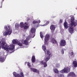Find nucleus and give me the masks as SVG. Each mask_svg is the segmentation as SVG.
<instances>
[{
  "instance_id": "nucleus-1",
  "label": "nucleus",
  "mask_w": 77,
  "mask_h": 77,
  "mask_svg": "<svg viewBox=\"0 0 77 77\" xmlns=\"http://www.w3.org/2000/svg\"><path fill=\"white\" fill-rule=\"evenodd\" d=\"M27 38H28V37L25 40H22L21 41L19 42L17 40L14 39L12 40V44L15 45L16 44H17L18 45L20 46L19 48H24V47L23 44H25L26 45H29V41H28L29 40H27Z\"/></svg>"
},
{
  "instance_id": "nucleus-17",
  "label": "nucleus",
  "mask_w": 77,
  "mask_h": 77,
  "mask_svg": "<svg viewBox=\"0 0 77 77\" xmlns=\"http://www.w3.org/2000/svg\"><path fill=\"white\" fill-rule=\"evenodd\" d=\"M42 49L43 50V51H44L45 54H46V47L45 46V45H43L42 46Z\"/></svg>"
},
{
  "instance_id": "nucleus-43",
  "label": "nucleus",
  "mask_w": 77,
  "mask_h": 77,
  "mask_svg": "<svg viewBox=\"0 0 77 77\" xmlns=\"http://www.w3.org/2000/svg\"><path fill=\"white\" fill-rule=\"evenodd\" d=\"M26 48H27L28 47V46H27V47H26Z\"/></svg>"
},
{
  "instance_id": "nucleus-3",
  "label": "nucleus",
  "mask_w": 77,
  "mask_h": 77,
  "mask_svg": "<svg viewBox=\"0 0 77 77\" xmlns=\"http://www.w3.org/2000/svg\"><path fill=\"white\" fill-rule=\"evenodd\" d=\"M36 31V29L35 28H32L31 29L30 32H31V34H30L26 38H27V40H28V44H29V43L31 42V41L29 42L30 39V38H34V36H35V31Z\"/></svg>"
},
{
  "instance_id": "nucleus-10",
  "label": "nucleus",
  "mask_w": 77,
  "mask_h": 77,
  "mask_svg": "<svg viewBox=\"0 0 77 77\" xmlns=\"http://www.w3.org/2000/svg\"><path fill=\"white\" fill-rule=\"evenodd\" d=\"M60 44L61 46H65V45H66V42H65V40H62L61 41Z\"/></svg>"
},
{
  "instance_id": "nucleus-33",
  "label": "nucleus",
  "mask_w": 77,
  "mask_h": 77,
  "mask_svg": "<svg viewBox=\"0 0 77 77\" xmlns=\"http://www.w3.org/2000/svg\"><path fill=\"white\" fill-rule=\"evenodd\" d=\"M33 24H36V23H38V21L36 20H34L32 22Z\"/></svg>"
},
{
  "instance_id": "nucleus-42",
  "label": "nucleus",
  "mask_w": 77,
  "mask_h": 77,
  "mask_svg": "<svg viewBox=\"0 0 77 77\" xmlns=\"http://www.w3.org/2000/svg\"><path fill=\"white\" fill-rule=\"evenodd\" d=\"M46 22V20H44V22Z\"/></svg>"
},
{
  "instance_id": "nucleus-14",
  "label": "nucleus",
  "mask_w": 77,
  "mask_h": 77,
  "mask_svg": "<svg viewBox=\"0 0 77 77\" xmlns=\"http://www.w3.org/2000/svg\"><path fill=\"white\" fill-rule=\"evenodd\" d=\"M30 69L31 70V71H33V72H36V73H38V74H39V70L37 69H36L31 68Z\"/></svg>"
},
{
  "instance_id": "nucleus-21",
  "label": "nucleus",
  "mask_w": 77,
  "mask_h": 77,
  "mask_svg": "<svg viewBox=\"0 0 77 77\" xmlns=\"http://www.w3.org/2000/svg\"><path fill=\"white\" fill-rule=\"evenodd\" d=\"M32 62V63H34L36 60L35 59V56H33L32 58L31 59Z\"/></svg>"
},
{
  "instance_id": "nucleus-23",
  "label": "nucleus",
  "mask_w": 77,
  "mask_h": 77,
  "mask_svg": "<svg viewBox=\"0 0 77 77\" xmlns=\"http://www.w3.org/2000/svg\"><path fill=\"white\" fill-rule=\"evenodd\" d=\"M46 54L47 56H49L51 54V53L49 50H47V51H46V54Z\"/></svg>"
},
{
  "instance_id": "nucleus-15",
  "label": "nucleus",
  "mask_w": 77,
  "mask_h": 77,
  "mask_svg": "<svg viewBox=\"0 0 77 77\" xmlns=\"http://www.w3.org/2000/svg\"><path fill=\"white\" fill-rule=\"evenodd\" d=\"M56 26H55V25H52L50 27V29L51 31V32H54V30H55V29Z\"/></svg>"
},
{
  "instance_id": "nucleus-18",
  "label": "nucleus",
  "mask_w": 77,
  "mask_h": 77,
  "mask_svg": "<svg viewBox=\"0 0 77 77\" xmlns=\"http://www.w3.org/2000/svg\"><path fill=\"white\" fill-rule=\"evenodd\" d=\"M5 61V59L3 57L0 55V63L3 62Z\"/></svg>"
},
{
  "instance_id": "nucleus-12",
  "label": "nucleus",
  "mask_w": 77,
  "mask_h": 77,
  "mask_svg": "<svg viewBox=\"0 0 77 77\" xmlns=\"http://www.w3.org/2000/svg\"><path fill=\"white\" fill-rule=\"evenodd\" d=\"M70 25H71V26L72 27L73 26L74 27H75V26H77V20H75V22H73L71 23Z\"/></svg>"
},
{
  "instance_id": "nucleus-25",
  "label": "nucleus",
  "mask_w": 77,
  "mask_h": 77,
  "mask_svg": "<svg viewBox=\"0 0 77 77\" xmlns=\"http://www.w3.org/2000/svg\"><path fill=\"white\" fill-rule=\"evenodd\" d=\"M50 59V57L48 56L46 57L45 58V62H46L49 60Z\"/></svg>"
},
{
  "instance_id": "nucleus-30",
  "label": "nucleus",
  "mask_w": 77,
  "mask_h": 77,
  "mask_svg": "<svg viewBox=\"0 0 77 77\" xmlns=\"http://www.w3.org/2000/svg\"><path fill=\"white\" fill-rule=\"evenodd\" d=\"M49 23H50V22L49 21H47L46 24L42 25V26H46L47 25H48V24H49Z\"/></svg>"
},
{
  "instance_id": "nucleus-19",
  "label": "nucleus",
  "mask_w": 77,
  "mask_h": 77,
  "mask_svg": "<svg viewBox=\"0 0 77 77\" xmlns=\"http://www.w3.org/2000/svg\"><path fill=\"white\" fill-rule=\"evenodd\" d=\"M50 42H52V43H53V44H56L57 42L55 39L54 38H52L50 41Z\"/></svg>"
},
{
  "instance_id": "nucleus-20",
  "label": "nucleus",
  "mask_w": 77,
  "mask_h": 77,
  "mask_svg": "<svg viewBox=\"0 0 77 77\" xmlns=\"http://www.w3.org/2000/svg\"><path fill=\"white\" fill-rule=\"evenodd\" d=\"M73 65L75 68L77 67V62L76 61H74L73 62Z\"/></svg>"
},
{
  "instance_id": "nucleus-4",
  "label": "nucleus",
  "mask_w": 77,
  "mask_h": 77,
  "mask_svg": "<svg viewBox=\"0 0 77 77\" xmlns=\"http://www.w3.org/2000/svg\"><path fill=\"white\" fill-rule=\"evenodd\" d=\"M8 45H6V44L5 42V39L2 38L0 40V49L1 48V47L5 50H8Z\"/></svg>"
},
{
  "instance_id": "nucleus-34",
  "label": "nucleus",
  "mask_w": 77,
  "mask_h": 77,
  "mask_svg": "<svg viewBox=\"0 0 77 77\" xmlns=\"http://www.w3.org/2000/svg\"><path fill=\"white\" fill-rule=\"evenodd\" d=\"M27 65L29 67H30V66H31V65H30V63L28 62L27 63Z\"/></svg>"
},
{
  "instance_id": "nucleus-41",
  "label": "nucleus",
  "mask_w": 77,
  "mask_h": 77,
  "mask_svg": "<svg viewBox=\"0 0 77 77\" xmlns=\"http://www.w3.org/2000/svg\"><path fill=\"white\" fill-rule=\"evenodd\" d=\"M4 1V0H2V2H3Z\"/></svg>"
},
{
  "instance_id": "nucleus-22",
  "label": "nucleus",
  "mask_w": 77,
  "mask_h": 77,
  "mask_svg": "<svg viewBox=\"0 0 77 77\" xmlns=\"http://www.w3.org/2000/svg\"><path fill=\"white\" fill-rule=\"evenodd\" d=\"M20 27L21 28H24V23L23 22H21L20 23Z\"/></svg>"
},
{
  "instance_id": "nucleus-5",
  "label": "nucleus",
  "mask_w": 77,
  "mask_h": 77,
  "mask_svg": "<svg viewBox=\"0 0 77 77\" xmlns=\"http://www.w3.org/2000/svg\"><path fill=\"white\" fill-rule=\"evenodd\" d=\"M60 73H68L70 72V68L69 67H66L61 70L60 71Z\"/></svg>"
},
{
  "instance_id": "nucleus-2",
  "label": "nucleus",
  "mask_w": 77,
  "mask_h": 77,
  "mask_svg": "<svg viewBox=\"0 0 77 77\" xmlns=\"http://www.w3.org/2000/svg\"><path fill=\"white\" fill-rule=\"evenodd\" d=\"M10 25H7L4 26L5 30L7 31L3 33V35L4 36H6L7 35H10L12 33V29Z\"/></svg>"
},
{
  "instance_id": "nucleus-28",
  "label": "nucleus",
  "mask_w": 77,
  "mask_h": 77,
  "mask_svg": "<svg viewBox=\"0 0 77 77\" xmlns=\"http://www.w3.org/2000/svg\"><path fill=\"white\" fill-rule=\"evenodd\" d=\"M71 23L74 22V17H73L71 18Z\"/></svg>"
},
{
  "instance_id": "nucleus-11",
  "label": "nucleus",
  "mask_w": 77,
  "mask_h": 77,
  "mask_svg": "<svg viewBox=\"0 0 77 77\" xmlns=\"http://www.w3.org/2000/svg\"><path fill=\"white\" fill-rule=\"evenodd\" d=\"M70 76L72 77H76V76H75V74L74 72H70L69 73V74L68 75V76L70 77Z\"/></svg>"
},
{
  "instance_id": "nucleus-6",
  "label": "nucleus",
  "mask_w": 77,
  "mask_h": 77,
  "mask_svg": "<svg viewBox=\"0 0 77 77\" xmlns=\"http://www.w3.org/2000/svg\"><path fill=\"white\" fill-rule=\"evenodd\" d=\"M50 39V35L48 34H46L45 36L44 43L45 45H47L48 44V41Z\"/></svg>"
},
{
  "instance_id": "nucleus-24",
  "label": "nucleus",
  "mask_w": 77,
  "mask_h": 77,
  "mask_svg": "<svg viewBox=\"0 0 77 77\" xmlns=\"http://www.w3.org/2000/svg\"><path fill=\"white\" fill-rule=\"evenodd\" d=\"M54 72L56 73V74H58L59 73V70L57 69H53Z\"/></svg>"
},
{
  "instance_id": "nucleus-31",
  "label": "nucleus",
  "mask_w": 77,
  "mask_h": 77,
  "mask_svg": "<svg viewBox=\"0 0 77 77\" xmlns=\"http://www.w3.org/2000/svg\"><path fill=\"white\" fill-rule=\"evenodd\" d=\"M20 26V24H16L15 25V28L17 29Z\"/></svg>"
},
{
  "instance_id": "nucleus-27",
  "label": "nucleus",
  "mask_w": 77,
  "mask_h": 77,
  "mask_svg": "<svg viewBox=\"0 0 77 77\" xmlns=\"http://www.w3.org/2000/svg\"><path fill=\"white\" fill-rule=\"evenodd\" d=\"M29 28V26L24 25V27L23 28L24 29H27Z\"/></svg>"
},
{
  "instance_id": "nucleus-26",
  "label": "nucleus",
  "mask_w": 77,
  "mask_h": 77,
  "mask_svg": "<svg viewBox=\"0 0 77 77\" xmlns=\"http://www.w3.org/2000/svg\"><path fill=\"white\" fill-rule=\"evenodd\" d=\"M56 66L57 68H59L60 67V65L59 63H57L56 64Z\"/></svg>"
},
{
  "instance_id": "nucleus-44",
  "label": "nucleus",
  "mask_w": 77,
  "mask_h": 77,
  "mask_svg": "<svg viewBox=\"0 0 77 77\" xmlns=\"http://www.w3.org/2000/svg\"><path fill=\"white\" fill-rule=\"evenodd\" d=\"M38 26H37V27Z\"/></svg>"
},
{
  "instance_id": "nucleus-32",
  "label": "nucleus",
  "mask_w": 77,
  "mask_h": 77,
  "mask_svg": "<svg viewBox=\"0 0 77 77\" xmlns=\"http://www.w3.org/2000/svg\"><path fill=\"white\" fill-rule=\"evenodd\" d=\"M58 77H64V76L63 75L58 74Z\"/></svg>"
},
{
  "instance_id": "nucleus-9",
  "label": "nucleus",
  "mask_w": 77,
  "mask_h": 77,
  "mask_svg": "<svg viewBox=\"0 0 77 77\" xmlns=\"http://www.w3.org/2000/svg\"><path fill=\"white\" fill-rule=\"evenodd\" d=\"M71 26V25L70 24H69L67 23V22H66V21H65V22L64 23V28L66 29H68V28H69V27H70Z\"/></svg>"
},
{
  "instance_id": "nucleus-16",
  "label": "nucleus",
  "mask_w": 77,
  "mask_h": 77,
  "mask_svg": "<svg viewBox=\"0 0 77 77\" xmlns=\"http://www.w3.org/2000/svg\"><path fill=\"white\" fill-rule=\"evenodd\" d=\"M40 63H42L44 65V66L45 67L47 66V62H44V61H42L40 62Z\"/></svg>"
},
{
  "instance_id": "nucleus-7",
  "label": "nucleus",
  "mask_w": 77,
  "mask_h": 77,
  "mask_svg": "<svg viewBox=\"0 0 77 77\" xmlns=\"http://www.w3.org/2000/svg\"><path fill=\"white\" fill-rule=\"evenodd\" d=\"M9 50L12 51V52H14L15 51V45L12 44L10 45L8 47V45L7 51H9Z\"/></svg>"
},
{
  "instance_id": "nucleus-8",
  "label": "nucleus",
  "mask_w": 77,
  "mask_h": 77,
  "mask_svg": "<svg viewBox=\"0 0 77 77\" xmlns=\"http://www.w3.org/2000/svg\"><path fill=\"white\" fill-rule=\"evenodd\" d=\"M13 74L15 77H24V74L23 72H20V74H17V72H14Z\"/></svg>"
},
{
  "instance_id": "nucleus-38",
  "label": "nucleus",
  "mask_w": 77,
  "mask_h": 77,
  "mask_svg": "<svg viewBox=\"0 0 77 77\" xmlns=\"http://www.w3.org/2000/svg\"><path fill=\"white\" fill-rule=\"evenodd\" d=\"M62 21H63V20L60 19V23H62Z\"/></svg>"
},
{
  "instance_id": "nucleus-37",
  "label": "nucleus",
  "mask_w": 77,
  "mask_h": 77,
  "mask_svg": "<svg viewBox=\"0 0 77 77\" xmlns=\"http://www.w3.org/2000/svg\"><path fill=\"white\" fill-rule=\"evenodd\" d=\"M61 53L62 54H64V51H63V50H61Z\"/></svg>"
},
{
  "instance_id": "nucleus-36",
  "label": "nucleus",
  "mask_w": 77,
  "mask_h": 77,
  "mask_svg": "<svg viewBox=\"0 0 77 77\" xmlns=\"http://www.w3.org/2000/svg\"><path fill=\"white\" fill-rule=\"evenodd\" d=\"M70 54L71 56H72L74 54V53L72 52H71L70 53Z\"/></svg>"
},
{
  "instance_id": "nucleus-35",
  "label": "nucleus",
  "mask_w": 77,
  "mask_h": 77,
  "mask_svg": "<svg viewBox=\"0 0 77 77\" xmlns=\"http://www.w3.org/2000/svg\"><path fill=\"white\" fill-rule=\"evenodd\" d=\"M24 25H26L27 26V25H29V23L27 22H25Z\"/></svg>"
},
{
  "instance_id": "nucleus-29",
  "label": "nucleus",
  "mask_w": 77,
  "mask_h": 77,
  "mask_svg": "<svg viewBox=\"0 0 77 77\" xmlns=\"http://www.w3.org/2000/svg\"><path fill=\"white\" fill-rule=\"evenodd\" d=\"M40 36L41 38L43 39L44 38V36H43V35L42 34V32H40Z\"/></svg>"
},
{
  "instance_id": "nucleus-40",
  "label": "nucleus",
  "mask_w": 77,
  "mask_h": 77,
  "mask_svg": "<svg viewBox=\"0 0 77 77\" xmlns=\"http://www.w3.org/2000/svg\"><path fill=\"white\" fill-rule=\"evenodd\" d=\"M27 64V62H25V65H26Z\"/></svg>"
},
{
  "instance_id": "nucleus-13",
  "label": "nucleus",
  "mask_w": 77,
  "mask_h": 77,
  "mask_svg": "<svg viewBox=\"0 0 77 77\" xmlns=\"http://www.w3.org/2000/svg\"><path fill=\"white\" fill-rule=\"evenodd\" d=\"M69 31L70 33H74V29L73 28V26H70L69 27Z\"/></svg>"
},
{
  "instance_id": "nucleus-39",
  "label": "nucleus",
  "mask_w": 77,
  "mask_h": 77,
  "mask_svg": "<svg viewBox=\"0 0 77 77\" xmlns=\"http://www.w3.org/2000/svg\"><path fill=\"white\" fill-rule=\"evenodd\" d=\"M37 23H41V20H38L37 21Z\"/></svg>"
}]
</instances>
